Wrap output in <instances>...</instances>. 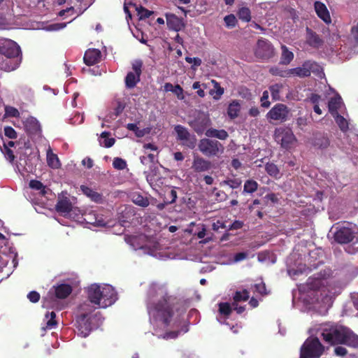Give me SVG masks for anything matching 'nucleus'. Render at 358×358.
Masks as SVG:
<instances>
[{
	"instance_id": "obj_11",
	"label": "nucleus",
	"mask_w": 358,
	"mask_h": 358,
	"mask_svg": "<svg viewBox=\"0 0 358 358\" xmlns=\"http://www.w3.org/2000/svg\"><path fill=\"white\" fill-rule=\"evenodd\" d=\"M289 109L283 103H277L267 113L266 118L284 122L287 120Z\"/></svg>"
},
{
	"instance_id": "obj_31",
	"label": "nucleus",
	"mask_w": 358,
	"mask_h": 358,
	"mask_svg": "<svg viewBox=\"0 0 358 358\" xmlns=\"http://www.w3.org/2000/svg\"><path fill=\"white\" fill-rule=\"evenodd\" d=\"M283 87V85L280 83H276L269 87V91L273 101H279L281 99L280 94Z\"/></svg>"
},
{
	"instance_id": "obj_35",
	"label": "nucleus",
	"mask_w": 358,
	"mask_h": 358,
	"mask_svg": "<svg viewBox=\"0 0 358 358\" xmlns=\"http://www.w3.org/2000/svg\"><path fill=\"white\" fill-rule=\"evenodd\" d=\"M258 183L252 180L249 179L245 182L243 193L252 194L257 190Z\"/></svg>"
},
{
	"instance_id": "obj_27",
	"label": "nucleus",
	"mask_w": 358,
	"mask_h": 358,
	"mask_svg": "<svg viewBox=\"0 0 358 358\" xmlns=\"http://www.w3.org/2000/svg\"><path fill=\"white\" fill-rule=\"evenodd\" d=\"M341 106V96L331 97L328 102L329 112L332 116L339 114L338 110Z\"/></svg>"
},
{
	"instance_id": "obj_37",
	"label": "nucleus",
	"mask_w": 358,
	"mask_h": 358,
	"mask_svg": "<svg viewBox=\"0 0 358 358\" xmlns=\"http://www.w3.org/2000/svg\"><path fill=\"white\" fill-rule=\"evenodd\" d=\"M323 285L322 280L320 278H308L307 280V286L309 289L317 290Z\"/></svg>"
},
{
	"instance_id": "obj_13",
	"label": "nucleus",
	"mask_w": 358,
	"mask_h": 358,
	"mask_svg": "<svg viewBox=\"0 0 358 358\" xmlns=\"http://www.w3.org/2000/svg\"><path fill=\"white\" fill-rule=\"evenodd\" d=\"M78 335L86 338L92 331V324L90 317H86V315L78 316L76 320Z\"/></svg>"
},
{
	"instance_id": "obj_58",
	"label": "nucleus",
	"mask_w": 358,
	"mask_h": 358,
	"mask_svg": "<svg viewBox=\"0 0 358 358\" xmlns=\"http://www.w3.org/2000/svg\"><path fill=\"white\" fill-rule=\"evenodd\" d=\"M255 292H258L261 295L267 294L266 287L265 283L263 282L255 285Z\"/></svg>"
},
{
	"instance_id": "obj_50",
	"label": "nucleus",
	"mask_w": 358,
	"mask_h": 358,
	"mask_svg": "<svg viewBox=\"0 0 358 358\" xmlns=\"http://www.w3.org/2000/svg\"><path fill=\"white\" fill-rule=\"evenodd\" d=\"M5 115L7 117H18L20 112L15 107L6 106H5Z\"/></svg>"
},
{
	"instance_id": "obj_12",
	"label": "nucleus",
	"mask_w": 358,
	"mask_h": 358,
	"mask_svg": "<svg viewBox=\"0 0 358 358\" xmlns=\"http://www.w3.org/2000/svg\"><path fill=\"white\" fill-rule=\"evenodd\" d=\"M117 300V293L110 285H106L101 288V308H106L113 304Z\"/></svg>"
},
{
	"instance_id": "obj_41",
	"label": "nucleus",
	"mask_w": 358,
	"mask_h": 358,
	"mask_svg": "<svg viewBox=\"0 0 358 358\" xmlns=\"http://www.w3.org/2000/svg\"><path fill=\"white\" fill-rule=\"evenodd\" d=\"M30 188L36 190H39L41 195L44 196L46 194L45 186L39 180H31L29 182Z\"/></svg>"
},
{
	"instance_id": "obj_56",
	"label": "nucleus",
	"mask_w": 358,
	"mask_h": 358,
	"mask_svg": "<svg viewBox=\"0 0 358 358\" xmlns=\"http://www.w3.org/2000/svg\"><path fill=\"white\" fill-rule=\"evenodd\" d=\"M268 92L266 90L264 91L260 99L262 107L267 108L271 106V102L268 101Z\"/></svg>"
},
{
	"instance_id": "obj_26",
	"label": "nucleus",
	"mask_w": 358,
	"mask_h": 358,
	"mask_svg": "<svg viewBox=\"0 0 358 358\" xmlns=\"http://www.w3.org/2000/svg\"><path fill=\"white\" fill-rule=\"evenodd\" d=\"M92 303L89 301H85L81 303L78 307V313L79 316H82L83 315H86V317H90V314L93 313L95 309L99 308L96 305H92Z\"/></svg>"
},
{
	"instance_id": "obj_64",
	"label": "nucleus",
	"mask_w": 358,
	"mask_h": 358,
	"mask_svg": "<svg viewBox=\"0 0 358 358\" xmlns=\"http://www.w3.org/2000/svg\"><path fill=\"white\" fill-rule=\"evenodd\" d=\"M351 34L357 43H358V22L351 29Z\"/></svg>"
},
{
	"instance_id": "obj_59",
	"label": "nucleus",
	"mask_w": 358,
	"mask_h": 358,
	"mask_svg": "<svg viewBox=\"0 0 358 358\" xmlns=\"http://www.w3.org/2000/svg\"><path fill=\"white\" fill-rule=\"evenodd\" d=\"M134 203L142 207H146L149 205L148 199L144 198L141 195L137 196L136 199L134 200Z\"/></svg>"
},
{
	"instance_id": "obj_60",
	"label": "nucleus",
	"mask_w": 358,
	"mask_h": 358,
	"mask_svg": "<svg viewBox=\"0 0 358 358\" xmlns=\"http://www.w3.org/2000/svg\"><path fill=\"white\" fill-rule=\"evenodd\" d=\"M183 92L184 90L182 87L180 85H176L174 86L172 92L177 96L178 99L182 100L184 99Z\"/></svg>"
},
{
	"instance_id": "obj_18",
	"label": "nucleus",
	"mask_w": 358,
	"mask_h": 358,
	"mask_svg": "<svg viewBox=\"0 0 358 358\" xmlns=\"http://www.w3.org/2000/svg\"><path fill=\"white\" fill-rule=\"evenodd\" d=\"M101 52L98 49H88L84 55L83 60L86 65L92 66L100 62Z\"/></svg>"
},
{
	"instance_id": "obj_36",
	"label": "nucleus",
	"mask_w": 358,
	"mask_h": 358,
	"mask_svg": "<svg viewBox=\"0 0 358 358\" xmlns=\"http://www.w3.org/2000/svg\"><path fill=\"white\" fill-rule=\"evenodd\" d=\"M237 15L238 18L243 22H249L251 20V11L248 7L239 8Z\"/></svg>"
},
{
	"instance_id": "obj_9",
	"label": "nucleus",
	"mask_w": 358,
	"mask_h": 358,
	"mask_svg": "<svg viewBox=\"0 0 358 358\" xmlns=\"http://www.w3.org/2000/svg\"><path fill=\"white\" fill-rule=\"evenodd\" d=\"M319 68L320 66L315 62L307 60L303 63L301 66L289 69V76L294 75L299 78L308 77L312 72L317 71Z\"/></svg>"
},
{
	"instance_id": "obj_2",
	"label": "nucleus",
	"mask_w": 358,
	"mask_h": 358,
	"mask_svg": "<svg viewBox=\"0 0 358 358\" xmlns=\"http://www.w3.org/2000/svg\"><path fill=\"white\" fill-rule=\"evenodd\" d=\"M323 340L331 345L345 344L350 347H358V335L348 327L333 325L324 328L322 332Z\"/></svg>"
},
{
	"instance_id": "obj_6",
	"label": "nucleus",
	"mask_w": 358,
	"mask_h": 358,
	"mask_svg": "<svg viewBox=\"0 0 358 358\" xmlns=\"http://www.w3.org/2000/svg\"><path fill=\"white\" fill-rule=\"evenodd\" d=\"M254 55L260 60L267 61L275 55V49L268 39L261 38L254 48Z\"/></svg>"
},
{
	"instance_id": "obj_19",
	"label": "nucleus",
	"mask_w": 358,
	"mask_h": 358,
	"mask_svg": "<svg viewBox=\"0 0 358 358\" xmlns=\"http://www.w3.org/2000/svg\"><path fill=\"white\" fill-rule=\"evenodd\" d=\"M314 8L317 15L321 20H322L327 24L331 23V19L329 12L324 3L317 1L314 3Z\"/></svg>"
},
{
	"instance_id": "obj_33",
	"label": "nucleus",
	"mask_w": 358,
	"mask_h": 358,
	"mask_svg": "<svg viewBox=\"0 0 358 358\" xmlns=\"http://www.w3.org/2000/svg\"><path fill=\"white\" fill-rule=\"evenodd\" d=\"M47 163L52 169H58L60 166V162L57 155L52 152L50 150L47 152Z\"/></svg>"
},
{
	"instance_id": "obj_7",
	"label": "nucleus",
	"mask_w": 358,
	"mask_h": 358,
	"mask_svg": "<svg viewBox=\"0 0 358 358\" xmlns=\"http://www.w3.org/2000/svg\"><path fill=\"white\" fill-rule=\"evenodd\" d=\"M143 62L141 60H135L132 63L133 71L128 72L125 79V86L127 89H133L141 80L142 73Z\"/></svg>"
},
{
	"instance_id": "obj_48",
	"label": "nucleus",
	"mask_w": 358,
	"mask_h": 358,
	"mask_svg": "<svg viewBox=\"0 0 358 358\" xmlns=\"http://www.w3.org/2000/svg\"><path fill=\"white\" fill-rule=\"evenodd\" d=\"M224 21L225 22L226 26L228 28H234L236 27L237 23V20L234 15L230 14L224 17Z\"/></svg>"
},
{
	"instance_id": "obj_10",
	"label": "nucleus",
	"mask_w": 358,
	"mask_h": 358,
	"mask_svg": "<svg viewBox=\"0 0 358 358\" xmlns=\"http://www.w3.org/2000/svg\"><path fill=\"white\" fill-rule=\"evenodd\" d=\"M275 139L285 149L290 148L296 141L292 131L289 128L277 129L275 131Z\"/></svg>"
},
{
	"instance_id": "obj_63",
	"label": "nucleus",
	"mask_w": 358,
	"mask_h": 358,
	"mask_svg": "<svg viewBox=\"0 0 358 358\" xmlns=\"http://www.w3.org/2000/svg\"><path fill=\"white\" fill-rule=\"evenodd\" d=\"M345 251L350 255H358V248L352 245H348L345 248Z\"/></svg>"
},
{
	"instance_id": "obj_3",
	"label": "nucleus",
	"mask_w": 358,
	"mask_h": 358,
	"mask_svg": "<svg viewBox=\"0 0 358 358\" xmlns=\"http://www.w3.org/2000/svg\"><path fill=\"white\" fill-rule=\"evenodd\" d=\"M0 54L7 58L1 64V69L4 71H12L20 66L22 60L21 49L14 41L0 40Z\"/></svg>"
},
{
	"instance_id": "obj_39",
	"label": "nucleus",
	"mask_w": 358,
	"mask_h": 358,
	"mask_svg": "<svg viewBox=\"0 0 358 358\" xmlns=\"http://www.w3.org/2000/svg\"><path fill=\"white\" fill-rule=\"evenodd\" d=\"M249 297V292L247 289H243L242 292H236L233 296V299L234 303H238L240 301H246L248 300Z\"/></svg>"
},
{
	"instance_id": "obj_29",
	"label": "nucleus",
	"mask_w": 358,
	"mask_h": 358,
	"mask_svg": "<svg viewBox=\"0 0 358 358\" xmlns=\"http://www.w3.org/2000/svg\"><path fill=\"white\" fill-rule=\"evenodd\" d=\"M241 110V105L238 101L234 100L229 103L227 108V115L231 119H234L238 116Z\"/></svg>"
},
{
	"instance_id": "obj_40",
	"label": "nucleus",
	"mask_w": 358,
	"mask_h": 358,
	"mask_svg": "<svg viewBox=\"0 0 358 358\" xmlns=\"http://www.w3.org/2000/svg\"><path fill=\"white\" fill-rule=\"evenodd\" d=\"M110 134L108 131H103L100 136L101 138L104 139L103 143L100 142L101 145L103 144V146L107 148L112 147L115 143L114 138H109Z\"/></svg>"
},
{
	"instance_id": "obj_55",
	"label": "nucleus",
	"mask_w": 358,
	"mask_h": 358,
	"mask_svg": "<svg viewBox=\"0 0 358 358\" xmlns=\"http://www.w3.org/2000/svg\"><path fill=\"white\" fill-rule=\"evenodd\" d=\"M4 134L10 139H15L17 137V132L10 126H6L4 127Z\"/></svg>"
},
{
	"instance_id": "obj_46",
	"label": "nucleus",
	"mask_w": 358,
	"mask_h": 358,
	"mask_svg": "<svg viewBox=\"0 0 358 358\" xmlns=\"http://www.w3.org/2000/svg\"><path fill=\"white\" fill-rule=\"evenodd\" d=\"M49 315L50 316V319L48 320L46 322L45 328L51 329L57 326V322L55 320L56 314L54 311H52L51 313H48L45 315L46 318H48Z\"/></svg>"
},
{
	"instance_id": "obj_4",
	"label": "nucleus",
	"mask_w": 358,
	"mask_h": 358,
	"mask_svg": "<svg viewBox=\"0 0 358 358\" xmlns=\"http://www.w3.org/2000/svg\"><path fill=\"white\" fill-rule=\"evenodd\" d=\"M324 352V346L317 337L308 338L300 349L301 358H319Z\"/></svg>"
},
{
	"instance_id": "obj_15",
	"label": "nucleus",
	"mask_w": 358,
	"mask_h": 358,
	"mask_svg": "<svg viewBox=\"0 0 358 358\" xmlns=\"http://www.w3.org/2000/svg\"><path fill=\"white\" fill-rule=\"evenodd\" d=\"M101 288L99 285L93 284L88 287L87 298L90 303L101 308Z\"/></svg>"
},
{
	"instance_id": "obj_34",
	"label": "nucleus",
	"mask_w": 358,
	"mask_h": 358,
	"mask_svg": "<svg viewBox=\"0 0 358 358\" xmlns=\"http://www.w3.org/2000/svg\"><path fill=\"white\" fill-rule=\"evenodd\" d=\"M336 123L343 132H346L349 129V124L348 120L340 114H337L333 116Z\"/></svg>"
},
{
	"instance_id": "obj_49",
	"label": "nucleus",
	"mask_w": 358,
	"mask_h": 358,
	"mask_svg": "<svg viewBox=\"0 0 358 358\" xmlns=\"http://www.w3.org/2000/svg\"><path fill=\"white\" fill-rule=\"evenodd\" d=\"M113 166L115 169L123 170L127 166V162L124 159L122 158L115 157L113 159Z\"/></svg>"
},
{
	"instance_id": "obj_8",
	"label": "nucleus",
	"mask_w": 358,
	"mask_h": 358,
	"mask_svg": "<svg viewBox=\"0 0 358 358\" xmlns=\"http://www.w3.org/2000/svg\"><path fill=\"white\" fill-rule=\"evenodd\" d=\"M334 226L331 227L330 232L333 234L334 241L340 244H347L352 242L355 238V233L349 227L342 226L336 228L333 231Z\"/></svg>"
},
{
	"instance_id": "obj_52",
	"label": "nucleus",
	"mask_w": 358,
	"mask_h": 358,
	"mask_svg": "<svg viewBox=\"0 0 358 358\" xmlns=\"http://www.w3.org/2000/svg\"><path fill=\"white\" fill-rule=\"evenodd\" d=\"M137 11L138 15H140V20L146 19L150 17L153 12L148 10L145 7L141 6L139 8H137Z\"/></svg>"
},
{
	"instance_id": "obj_17",
	"label": "nucleus",
	"mask_w": 358,
	"mask_h": 358,
	"mask_svg": "<svg viewBox=\"0 0 358 358\" xmlns=\"http://www.w3.org/2000/svg\"><path fill=\"white\" fill-rule=\"evenodd\" d=\"M166 24L169 29L178 31L185 27V24L182 18L178 17L175 14L166 13Z\"/></svg>"
},
{
	"instance_id": "obj_44",
	"label": "nucleus",
	"mask_w": 358,
	"mask_h": 358,
	"mask_svg": "<svg viewBox=\"0 0 358 358\" xmlns=\"http://www.w3.org/2000/svg\"><path fill=\"white\" fill-rule=\"evenodd\" d=\"M232 306L229 303H219V312L221 315L228 317L232 312Z\"/></svg>"
},
{
	"instance_id": "obj_53",
	"label": "nucleus",
	"mask_w": 358,
	"mask_h": 358,
	"mask_svg": "<svg viewBox=\"0 0 358 358\" xmlns=\"http://www.w3.org/2000/svg\"><path fill=\"white\" fill-rule=\"evenodd\" d=\"M185 61L189 64H193L192 66L193 70H196V67L199 66L202 63L201 59L199 57H186Z\"/></svg>"
},
{
	"instance_id": "obj_24",
	"label": "nucleus",
	"mask_w": 358,
	"mask_h": 358,
	"mask_svg": "<svg viewBox=\"0 0 358 358\" xmlns=\"http://www.w3.org/2000/svg\"><path fill=\"white\" fill-rule=\"evenodd\" d=\"M205 135L210 138H217L220 140H226L229 137V134L224 129H216L210 128L205 132Z\"/></svg>"
},
{
	"instance_id": "obj_5",
	"label": "nucleus",
	"mask_w": 358,
	"mask_h": 358,
	"mask_svg": "<svg viewBox=\"0 0 358 358\" xmlns=\"http://www.w3.org/2000/svg\"><path fill=\"white\" fill-rule=\"evenodd\" d=\"M198 147L200 152L207 157L218 156L224 150V147L220 142L210 138L200 140Z\"/></svg>"
},
{
	"instance_id": "obj_1",
	"label": "nucleus",
	"mask_w": 358,
	"mask_h": 358,
	"mask_svg": "<svg viewBox=\"0 0 358 358\" xmlns=\"http://www.w3.org/2000/svg\"><path fill=\"white\" fill-rule=\"evenodd\" d=\"M150 292H155L160 299L157 302H150L148 305L149 315L155 320L162 322L168 326L174 315L176 299L170 295L164 286H153Z\"/></svg>"
},
{
	"instance_id": "obj_25",
	"label": "nucleus",
	"mask_w": 358,
	"mask_h": 358,
	"mask_svg": "<svg viewBox=\"0 0 358 358\" xmlns=\"http://www.w3.org/2000/svg\"><path fill=\"white\" fill-rule=\"evenodd\" d=\"M55 208L58 213H68L72 210V204L70 200L65 197L57 201Z\"/></svg>"
},
{
	"instance_id": "obj_28",
	"label": "nucleus",
	"mask_w": 358,
	"mask_h": 358,
	"mask_svg": "<svg viewBox=\"0 0 358 358\" xmlns=\"http://www.w3.org/2000/svg\"><path fill=\"white\" fill-rule=\"evenodd\" d=\"M281 49L280 64L287 65L293 60L294 54L292 52L289 51L288 48L285 45H282Z\"/></svg>"
},
{
	"instance_id": "obj_54",
	"label": "nucleus",
	"mask_w": 358,
	"mask_h": 358,
	"mask_svg": "<svg viewBox=\"0 0 358 358\" xmlns=\"http://www.w3.org/2000/svg\"><path fill=\"white\" fill-rule=\"evenodd\" d=\"M329 144V139L327 136H322L316 140V145L322 149L327 148Z\"/></svg>"
},
{
	"instance_id": "obj_16",
	"label": "nucleus",
	"mask_w": 358,
	"mask_h": 358,
	"mask_svg": "<svg viewBox=\"0 0 358 358\" xmlns=\"http://www.w3.org/2000/svg\"><path fill=\"white\" fill-rule=\"evenodd\" d=\"M210 123L209 117L202 115L191 121L189 124L197 134H202L206 131V129Z\"/></svg>"
},
{
	"instance_id": "obj_38",
	"label": "nucleus",
	"mask_w": 358,
	"mask_h": 358,
	"mask_svg": "<svg viewBox=\"0 0 358 358\" xmlns=\"http://www.w3.org/2000/svg\"><path fill=\"white\" fill-rule=\"evenodd\" d=\"M175 131L178 135V138L182 141L188 140L190 134L187 129L182 125H176Z\"/></svg>"
},
{
	"instance_id": "obj_20",
	"label": "nucleus",
	"mask_w": 358,
	"mask_h": 358,
	"mask_svg": "<svg viewBox=\"0 0 358 358\" xmlns=\"http://www.w3.org/2000/svg\"><path fill=\"white\" fill-rule=\"evenodd\" d=\"M80 189L82 192L87 196L88 198L91 199V201L96 203H103L104 201L103 196L102 194L94 191L92 188L85 186V185H81Z\"/></svg>"
},
{
	"instance_id": "obj_62",
	"label": "nucleus",
	"mask_w": 358,
	"mask_h": 358,
	"mask_svg": "<svg viewBox=\"0 0 358 358\" xmlns=\"http://www.w3.org/2000/svg\"><path fill=\"white\" fill-rule=\"evenodd\" d=\"M334 354L338 357H344L348 354V350L343 346H336L334 348Z\"/></svg>"
},
{
	"instance_id": "obj_45",
	"label": "nucleus",
	"mask_w": 358,
	"mask_h": 358,
	"mask_svg": "<svg viewBox=\"0 0 358 358\" xmlns=\"http://www.w3.org/2000/svg\"><path fill=\"white\" fill-rule=\"evenodd\" d=\"M114 105L115 106L112 112V115L117 117L123 112L125 108V103L120 99H117L115 101Z\"/></svg>"
},
{
	"instance_id": "obj_51",
	"label": "nucleus",
	"mask_w": 358,
	"mask_h": 358,
	"mask_svg": "<svg viewBox=\"0 0 358 358\" xmlns=\"http://www.w3.org/2000/svg\"><path fill=\"white\" fill-rule=\"evenodd\" d=\"M212 83L213 84L214 89L215 90L216 94L213 96V98L216 100L220 99L221 96L224 94V88L220 86V85L215 80H212Z\"/></svg>"
},
{
	"instance_id": "obj_30",
	"label": "nucleus",
	"mask_w": 358,
	"mask_h": 358,
	"mask_svg": "<svg viewBox=\"0 0 358 358\" xmlns=\"http://www.w3.org/2000/svg\"><path fill=\"white\" fill-rule=\"evenodd\" d=\"M261 202L259 199H255L252 203L249 206L250 213H252L253 216H257L259 218H262L264 213L262 211V207H259Z\"/></svg>"
},
{
	"instance_id": "obj_47",
	"label": "nucleus",
	"mask_w": 358,
	"mask_h": 358,
	"mask_svg": "<svg viewBox=\"0 0 358 358\" xmlns=\"http://www.w3.org/2000/svg\"><path fill=\"white\" fill-rule=\"evenodd\" d=\"M269 71L273 76H277L282 78L289 77V69L282 70L278 67H273L270 69Z\"/></svg>"
},
{
	"instance_id": "obj_14",
	"label": "nucleus",
	"mask_w": 358,
	"mask_h": 358,
	"mask_svg": "<svg viewBox=\"0 0 358 358\" xmlns=\"http://www.w3.org/2000/svg\"><path fill=\"white\" fill-rule=\"evenodd\" d=\"M191 168L196 173H202L209 171L212 168V164L202 157L194 155Z\"/></svg>"
},
{
	"instance_id": "obj_22",
	"label": "nucleus",
	"mask_w": 358,
	"mask_h": 358,
	"mask_svg": "<svg viewBox=\"0 0 358 358\" xmlns=\"http://www.w3.org/2000/svg\"><path fill=\"white\" fill-rule=\"evenodd\" d=\"M55 295L57 299H64L67 298L72 292V287L69 284H60L54 286Z\"/></svg>"
},
{
	"instance_id": "obj_32",
	"label": "nucleus",
	"mask_w": 358,
	"mask_h": 358,
	"mask_svg": "<svg viewBox=\"0 0 358 358\" xmlns=\"http://www.w3.org/2000/svg\"><path fill=\"white\" fill-rule=\"evenodd\" d=\"M265 171L271 177L279 178L280 173L278 166L273 162H268L265 165Z\"/></svg>"
},
{
	"instance_id": "obj_23",
	"label": "nucleus",
	"mask_w": 358,
	"mask_h": 358,
	"mask_svg": "<svg viewBox=\"0 0 358 358\" xmlns=\"http://www.w3.org/2000/svg\"><path fill=\"white\" fill-rule=\"evenodd\" d=\"M24 128L29 134H36L41 131V126L38 121L33 117H29L24 122Z\"/></svg>"
},
{
	"instance_id": "obj_57",
	"label": "nucleus",
	"mask_w": 358,
	"mask_h": 358,
	"mask_svg": "<svg viewBox=\"0 0 358 358\" xmlns=\"http://www.w3.org/2000/svg\"><path fill=\"white\" fill-rule=\"evenodd\" d=\"M127 128L129 130L134 131L136 134V136H138V137H142L144 135L143 131L142 130L139 129V128L137 127V125L134 123L127 124Z\"/></svg>"
},
{
	"instance_id": "obj_43",
	"label": "nucleus",
	"mask_w": 358,
	"mask_h": 358,
	"mask_svg": "<svg viewBox=\"0 0 358 358\" xmlns=\"http://www.w3.org/2000/svg\"><path fill=\"white\" fill-rule=\"evenodd\" d=\"M177 199V192L175 188H172L169 191L165 192L164 202L166 203H173Z\"/></svg>"
},
{
	"instance_id": "obj_61",
	"label": "nucleus",
	"mask_w": 358,
	"mask_h": 358,
	"mask_svg": "<svg viewBox=\"0 0 358 358\" xmlns=\"http://www.w3.org/2000/svg\"><path fill=\"white\" fill-rule=\"evenodd\" d=\"M27 298L31 303H37L40 300V294L36 291H31L27 294Z\"/></svg>"
},
{
	"instance_id": "obj_42",
	"label": "nucleus",
	"mask_w": 358,
	"mask_h": 358,
	"mask_svg": "<svg viewBox=\"0 0 358 358\" xmlns=\"http://www.w3.org/2000/svg\"><path fill=\"white\" fill-rule=\"evenodd\" d=\"M242 181L239 178L227 179L223 180L220 185L221 186L228 185L231 189L239 188L241 185Z\"/></svg>"
},
{
	"instance_id": "obj_21",
	"label": "nucleus",
	"mask_w": 358,
	"mask_h": 358,
	"mask_svg": "<svg viewBox=\"0 0 358 358\" xmlns=\"http://www.w3.org/2000/svg\"><path fill=\"white\" fill-rule=\"evenodd\" d=\"M306 42L313 48H319L324 43L320 36L309 27H306Z\"/></svg>"
}]
</instances>
